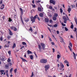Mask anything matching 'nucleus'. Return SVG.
I'll list each match as a JSON object with an SVG mask.
<instances>
[{
    "label": "nucleus",
    "instance_id": "obj_38",
    "mask_svg": "<svg viewBox=\"0 0 77 77\" xmlns=\"http://www.w3.org/2000/svg\"><path fill=\"white\" fill-rule=\"evenodd\" d=\"M54 27H57V24H55L54 25Z\"/></svg>",
    "mask_w": 77,
    "mask_h": 77
},
{
    "label": "nucleus",
    "instance_id": "obj_5",
    "mask_svg": "<svg viewBox=\"0 0 77 77\" xmlns=\"http://www.w3.org/2000/svg\"><path fill=\"white\" fill-rule=\"evenodd\" d=\"M50 3L53 4V5H54L56 4V2H55V1H54V0H50Z\"/></svg>",
    "mask_w": 77,
    "mask_h": 77
},
{
    "label": "nucleus",
    "instance_id": "obj_57",
    "mask_svg": "<svg viewBox=\"0 0 77 77\" xmlns=\"http://www.w3.org/2000/svg\"><path fill=\"white\" fill-rule=\"evenodd\" d=\"M33 76V72H32L31 76V77H32Z\"/></svg>",
    "mask_w": 77,
    "mask_h": 77
},
{
    "label": "nucleus",
    "instance_id": "obj_45",
    "mask_svg": "<svg viewBox=\"0 0 77 77\" xmlns=\"http://www.w3.org/2000/svg\"><path fill=\"white\" fill-rule=\"evenodd\" d=\"M38 17V15H36L35 16H34V18L35 19H36V18H37Z\"/></svg>",
    "mask_w": 77,
    "mask_h": 77
},
{
    "label": "nucleus",
    "instance_id": "obj_16",
    "mask_svg": "<svg viewBox=\"0 0 77 77\" xmlns=\"http://www.w3.org/2000/svg\"><path fill=\"white\" fill-rule=\"evenodd\" d=\"M73 57H74V58L75 59V60L76 59V56L75 55V53H74V52H73Z\"/></svg>",
    "mask_w": 77,
    "mask_h": 77
},
{
    "label": "nucleus",
    "instance_id": "obj_34",
    "mask_svg": "<svg viewBox=\"0 0 77 77\" xmlns=\"http://www.w3.org/2000/svg\"><path fill=\"white\" fill-rule=\"evenodd\" d=\"M8 21L9 22H11L12 21V19H11V18L10 17L9 18Z\"/></svg>",
    "mask_w": 77,
    "mask_h": 77
},
{
    "label": "nucleus",
    "instance_id": "obj_23",
    "mask_svg": "<svg viewBox=\"0 0 77 77\" xmlns=\"http://www.w3.org/2000/svg\"><path fill=\"white\" fill-rule=\"evenodd\" d=\"M7 38L8 40H9V39H11V36L10 35H8L7 36Z\"/></svg>",
    "mask_w": 77,
    "mask_h": 77
},
{
    "label": "nucleus",
    "instance_id": "obj_11",
    "mask_svg": "<svg viewBox=\"0 0 77 77\" xmlns=\"http://www.w3.org/2000/svg\"><path fill=\"white\" fill-rule=\"evenodd\" d=\"M38 10L39 12H41V11H43V8H42V9L41 8V7H38Z\"/></svg>",
    "mask_w": 77,
    "mask_h": 77
},
{
    "label": "nucleus",
    "instance_id": "obj_39",
    "mask_svg": "<svg viewBox=\"0 0 77 77\" xmlns=\"http://www.w3.org/2000/svg\"><path fill=\"white\" fill-rule=\"evenodd\" d=\"M61 56L59 55V54H57V58L58 59H59L60 57Z\"/></svg>",
    "mask_w": 77,
    "mask_h": 77
},
{
    "label": "nucleus",
    "instance_id": "obj_32",
    "mask_svg": "<svg viewBox=\"0 0 77 77\" xmlns=\"http://www.w3.org/2000/svg\"><path fill=\"white\" fill-rule=\"evenodd\" d=\"M69 45L71 47H72V44L71 42H70L69 44Z\"/></svg>",
    "mask_w": 77,
    "mask_h": 77
},
{
    "label": "nucleus",
    "instance_id": "obj_13",
    "mask_svg": "<svg viewBox=\"0 0 77 77\" xmlns=\"http://www.w3.org/2000/svg\"><path fill=\"white\" fill-rule=\"evenodd\" d=\"M20 58H21L23 62H27V61L25 59L20 57Z\"/></svg>",
    "mask_w": 77,
    "mask_h": 77
},
{
    "label": "nucleus",
    "instance_id": "obj_20",
    "mask_svg": "<svg viewBox=\"0 0 77 77\" xmlns=\"http://www.w3.org/2000/svg\"><path fill=\"white\" fill-rule=\"evenodd\" d=\"M71 8H69L68 9L67 11H68L69 13H70V12H71Z\"/></svg>",
    "mask_w": 77,
    "mask_h": 77
},
{
    "label": "nucleus",
    "instance_id": "obj_3",
    "mask_svg": "<svg viewBox=\"0 0 77 77\" xmlns=\"http://www.w3.org/2000/svg\"><path fill=\"white\" fill-rule=\"evenodd\" d=\"M40 44L41 46H42L43 50H45V45L43 43H41Z\"/></svg>",
    "mask_w": 77,
    "mask_h": 77
},
{
    "label": "nucleus",
    "instance_id": "obj_15",
    "mask_svg": "<svg viewBox=\"0 0 77 77\" xmlns=\"http://www.w3.org/2000/svg\"><path fill=\"white\" fill-rule=\"evenodd\" d=\"M45 21L46 23H48L49 22V20H48V19L47 18H45Z\"/></svg>",
    "mask_w": 77,
    "mask_h": 77
},
{
    "label": "nucleus",
    "instance_id": "obj_54",
    "mask_svg": "<svg viewBox=\"0 0 77 77\" xmlns=\"http://www.w3.org/2000/svg\"><path fill=\"white\" fill-rule=\"evenodd\" d=\"M53 50V53H54L55 52V50L54 48L52 49Z\"/></svg>",
    "mask_w": 77,
    "mask_h": 77
},
{
    "label": "nucleus",
    "instance_id": "obj_29",
    "mask_svg": "<svg viewBox=\"0 0 77 77\" xmlns=\"http://www.w3.org/2000/svg\"><path fill=\"white\" fill-rule=\"evenodd\" d=\"M53 20L54 21H56V19H57L56 17H53Z\"/></svg>",
    "mask_w": 77,
    "mask_h": 77
},
{
    "label": "nucleus",
    "instance_id": "obj_8",
    "mask_svg": "<svg viewBox=\"0 0 77 77\" xmlns=\"http://www.w3.org/2000/svg\"><path fill=\"white\" fill-rule=\"evenodd\" d=\"M38 48L39 49V51L40 52H41L42 51V47L40 45H38Z\"/></svg>",
    "mask_w": 77,
    "mask_h": 77
},
{
    "label": "nucleus",
    "instance_id": "obj_24",
    "mask_svg": "<svg viewBox=\"0 0 77 77\" xmlns=\"http://www.w3.org/2000/svg\"><path fill=\"white\" fill-rule=\"evenodd\" d=\"M0 72L1 73V75H3V72H5V70H0Z\"/></svg>",
    "mask_w": 77,
    "mask_h": 77
},
{
    "label": "nucleus",
    "instance_id": "obj_4",
    "mask_svg": "<svg viewBox=\"0 0 77 77\" xmlns=\"http://www.w3.org/2000/svg\"><path fill=\"white\" fill-rule=\"evenodd\" d=\"M63 19L64 20V23H66L67 22V19H66V17L65 16H63Z\"/></svg>",
    "mask_w": 77,
    "mask_h": 77
},
{
    "label": "nucleus",
    "instance_id": "obj_25",
    "mask_svg": "<svg viewBox=\"0 0 77 77\" xmlns=\"http://www.w3.org/2000/svg\"><path fill=\"white\" fill-rule=\"evenodd\" d=\"M60 39L61 40V41H60L61 42H64L63 41H64V40H63V38H62L60 37Z\"/></svg>",
    "mask_w": 77,
    "mask_h": 77
},
{
    "label": "nucleus",
    "instance_id": "obj_41",
    "mask_svg": "<svg viewBox=\"0 0 77 77\" xmlns=\"http://www.w3.org/2000/svg\"><path fill=\"white\" fill-rule=\"evenodd\" d=\"M9 47V45H5L4 46V47L6 48H8V47Z\"/></svg>",
    "mask_w": 77,
    "mask_h": 77
},
{
    "label": "nucleus",
    "instance_id": "obj_6",
    "mask_svg": "<svg viewBox=\"0 0 77 77\" xmlns=\"http://www.w3.org/2000/svg\"><path fill=\"white\" fill-rule=\"evenodd\" d=\"M11 28L12 30H13L14 31H17V29L14 26H12L11 27Z\"/></svg>",
    "mask_w": 77,
    "mask_h": 77
},
{
    "label": "nucleus",
    "instance_id": "obj_43",
    "mask_svg": "<svg viewBox=\"0 0 77 77\" xmlns=\"http://www.w3.org/2000/svg\"><path fill=\"white\" fill-rule=\"evenodd\" d=\"M60 12L61 13H62V12H63V10H62V8H60Z\"/></svg>",
    "mask_w": 77,
    "mask_h": 77
},
{
    "label": "nucleus",
    "instance_id": "obj_55",
    "mask_svg": "<svg viewBox=\"0 0 77 77\" xmlns=\"http://www.w3.org/2000/svg\"><path fill=\"white\" fill-rule=\"evenodd\" d=\"M17 69H14V72L15 73H16L17 72Z\"/></svg>",
    "mask_w": 77,
    "mask_h": 77
},
{
    "label": "nucleus",
    "instance_id": "obj_9",
    "mask_svg": "<svg viewBox=\"0 0 77 77\" xmlns=\"http://www.w3.org/2000/svg\"><path fill=\"white\" fill-rule=\"evenodd\" d=\"M31 18V20L32 22H35V19H34V17L33 16H32Z\"/></svg>",
    "mask_w": 77,
    "mask_h": 77
},
{
    "label": "nucleus",
    "instance_id": "obj_42",
    "mask_svg": "<svg viewBox=\"0 0 77 77\" xmlns=\"http://www.w3.org/2000/svg\"><path fill=\"white\" fill-rule=\"evenodd\" d=\"M65 31H68V29L66 28V27H65Z\"/></svg>",
    "mask_w": 77,
    "mask_h": 77
},
{
    "label": "nucleus",
    "instance_id": "obj_7",
    "mask_svg": "<svg viewBox=\"0 0 77 77\" xmlns=\"http://www.w3.org/2000/svg\"><path fill=\"white\" fill-rule=\"evenodd\" d=\"M64 63H66V65L67 66H69V62H68L67 60H65L64 61Z\"/></svg>",
    "mask_w": 77,
    "mask_h": 77
},
{
    "label": "nucleus",
    "instance_id": "obj_18",
    "mask_svg": "<svg viewBox=\"0 0 77 77\" xmlns=\"http://www.w3.org/2000/svg\"><path fill=\"white\" fill-rule=\"evenodd\" d=\"M5 67L6 69H9V65L8 64H6L5 65Z\"/></svg>",
    "mask_w": 77,
    "mask_h": 77
},
{
    "label": "nucleus",
    "instance_id": "obj_56",
    "mask_svg": "<svg viewBox=\"0 0 77 77\" xmlns=\"http://www.w3.org/2000/svg\"><path fill=\"white\" fill-rule=\"evenodd\" d=\"M33 30V29H32V28L30 27V29H29V31H32Z\"/></svg>",
    "mask_w": 77,
    "mask_h": 77
},
{
    "label": "nucleus",
    "instance_id": "obj_49",
    "mask_svg": "<svg viewBox=\"0 0 77 77\" xmlns=\"http://www.w3.org/2000/svg\"><path fill=\"white\" fill-rule=\"evenodd\" d=\"M61 24L63 26H66V24H64L63 23H61Z\"/></svg>",
    "mask_w": 77,
    "mask_h": 77
},
{
    "label": "nucleus",
    "instance_id": "obj_47",
    "mask_svg": "<svg viewBox=\"0 0 77 77\" xmlns=\"http://www.w3.org/2000/svg\"><path fill=\"white\" fill-rule=\"evenodd\" d=\"M32 7L33 8H35L36 7V5H33V4H32Z\"/></svg>",
    "mask_w": 77,
    "mask_h": 77
},
{
    "label": "nucleus",
    "instance_id": "obj_19",
    "mask_svg": "<svg viewBox=\"0 0 77 77\" xmlns=\"http://www.w3.org/2000/svg\"><path fill=\"white\" fill-rule=\"evenodd\" d=\"M4 7H5V5L2 4V6H1V9H4Z\"/></svg>",
    "mask_w": 77,
    "mask_h": 77
},
{
    "label": "nucleus",
    "instance_id": "obj_21",
    "mask_svg": "<svg viewBox=\"0 0 77 77\" xmlns=\"http://www.w3.org/2000/svg\"><path fill=\"white\" fill-rule=\"evenodd\" d=\"M74 19L75 20V23H76V24H77V19L76 17H75Z\"/></svg>",
    "mask_w": 77,
    "mask_h": 77
},
{
    "label": "nucleus",
    "instance_id": "obj_26",
    "mask_svg": "<svg viewBox=\"0 0 77 77\" xmlns=\"http://www.w3.org/2000/svg\"><path fill=\"white\" fill-rule=\"evenodd\" d=\"M29 57H30V59H31V60H32L33 59V56L31 55L29 56Z\"/></svg>",
    "mask_w": 77,
    "mask_h": 77
},
{
    "label": "nucleus",
    "instance_id": "obj_17",
    "mask_svg": "<svg viewBox=\"0 0 77 77\" xmlns=\"http://www.w3.org/2000/svg\"><path fill=\"white\" fill-rule=\"evenodd\" d=\"M20 11H21V13L22 15H23V9L21 8H20Z\"/></svg>",
    "mask_w": 77,
    "mask_h": 77
},
{
    "label": "nucleus",
    "instance_id": "obj_10",
    "mask_svg": "<svg viewBox=\"0 0 77 77\" xmlns=\"http://www.w3.org/2000/svg\"><path fill=\"white\" fill-rule=\"evenodd\" d=\"M9 31V34L10 36H12V35H13V33H12V32L11 31V30H10V29H8Z\"/></svg>",
    "mask_w": 77,
    "mask_h": 77
},
{
    "label": "nucleus",
    "instance_id": "obj_2",
    "mask_svg": "<svg viewBox=\"0 0 77 77\" xmlns=\"http://www.w3.org/2000/svg\"><path fill=\"white\" fill-rule=\"evenodd\" d=\"M50 66L49 65H47L45 66V71H47L48 69Z\"/></svg>",
    "mask_w": 77,
    "mask_h": 77
},
{
    "label": "nucleus",
    "instance_id": "obj_50",
    "mask_svg": "<svg viewBox=\"0 0 77 77\" xmlns=\"http://www.w3.org/2000/svg\"><path fill=\"white\" fill-rule=\"evenodd\" d=\"M14 63V62H13V61H12V62H11L10 63V65H12V64H13Z\"/></svg>",
    "mask_w": 77,
    "mask_h": 77
},
{
    "label": "nucleus",
    "instance_id": "obj_30",
    "mask_svg": "<svg viewBox=\"0 0 77 77\" xmlns=\"http://www.w3.org/2000/svg\"><path fill=\"white\" fill-rule=\"evenodd\" d=\"M39 15L40 17H43V14L42 13H40L39 14Z\"/></svg>",
    "mask_w": 77,
    "mask_h": 77
},
{
    "label": "nucleus",
    "instance_id": "obj_31",
    "mask_svg": "<svg viewBox=\"0 0 77 77\" xmlns=\"http://www.w3.org/2000/svg\"><path fill=\"white\" fill-rule=\"evenodd\" d=\"M15 47H16V44H15V43H14L13 44V47H12V48L13 49L14 48H15Z\"/></svg>",
    "mask_w": 77,
    "mask_h": 77
},
{
    "label": "nucleus",
    "instance_id": "obj_52",
    "mask_svg": "<svg viewBox=\"0 0 77 77\" xmlns=\"http://www.w3.org/2000/svg\"><path fill=\"white\" fill-rule=\"evenodd\" d=\"M48 29L49 30L50 32L51 33V29H50L49 27H48Z\"/></svg>",
    "mask_w": 77,
    "mask_h": 77
},
{
    "label": "nucleus",
    "instance_id": "obj_12",
    "mask_svg": "<svg viewBox=\"0 0 77 77\" xmlns=\"http://www.w3.org/2000/svg\"><path fill=\"white\" fill-rule=\"evenodd\" d=\"M60 66L62 68H64V65L63 64V63H60Z\"/></svg>",
    "mask_w": 77,
    "mask_h": 77
},
{
    "label": "nucleus",
    "instance_id": "obj_36",
    "mask_svg": "<svg viewBox=\"0 0 77 77\" xmlns=\"http://www.w3.org/2000/svg\"><path fill=\"white\" fill-rule=\"evenodd\" d=\"M54 17H57L58 16V14L57 13H55L54 15Z\"/></svg>",
    "mask_w": 77,
    "mask_h": 77
},
{
    "label": "nucleus",
    "instance_id": "obj_1",
    "mask_svg": "<svg viewBox=\"0 0 77 77\" xmlns=\"http://www.w3.org/2000/svg\"><path fill=\"white\" fill-rule=\"evenodd\" d=\"M40 62L41 63L45 64L47 62V60L45 59H42L40 60Z\"/></svg>",
    "mask_w": 77,
    "mask_h": 77
},
{
    "label": "nucleus",
    "instance_id": "obj_48",
    "mask_svg": "<svg viewBox=\"0 0 77 77\" xmlns=\"http://www.w3.org/2000/svg\"><path fill=\"white\" fill-rule=\"evenodd\" d=\"M8 53L10 55H11V51H8Z\"/></svg>",
    "mask_w": 77,
    "mask_h": 77
},
{
    "label": "nucleus",
    "instance_id": "obj_62",
    "mask_svg": "<svg viewBox=\"0 0 77 77\" xmlns=\"http://www.w3.org/2000/svg\"><path fill=\"white\" fill-rule=\"evenodd\" d=\"M51 44L52 45H54V42H51Z\"/></svg>",
    "mask_w": 77,
    "mask_h": 77
},
{
    "label": "nucleus",
    "instance_id": "obj_35",
    "mask_svg": "<svg viewBox=\"0 0 77 77\" xmlns=\"http://www.w3.org/2000/svg\"><path fill=\"white\" fill-rule=\"evenodd\" d=\"M68 47L69 48V50H70V51H72V49H71V48L70 46H68Z\"/></svg>",
    "mask_w": 77,
    "mask_h": 77
},
{
    "label": "nucleus",
    "instance_id": "obj_40",
    "mask_svg": "<svg viewBox=\"0 0 77 77\" xmlns=\"http://www.w3.org/2000/svg\"><path fill=\"white\" fill-rule=\"evenodd\" d=\"M2 59L3 60H5V56H2Z\"/></svg>",
    "mask_w": 77,
    "mask_h": 77
},
{
    "label": "nucleus",
    "instance_id": "obj_59",
    "mask_svg": "<svg viewBox=\"0 0 77 77\" xmlns=\"http://www.w3.org/2000/svg\"><path fill=\"white\" fill-rule=\"evenodd\" d=\"M2 18L4 20H5V16H3L2 17Z\"/></svg>",
    "mask_w": 77,
    "mask_h": 77
},
{
    "label": "nucleus",
    "instance_id": "obj_60",
    "mask_svg": "<svg viewBox=\"0 0 77 77\" xmlns=\"http://www.w3.org/2000/svg\"><path fill=\"white\" fill-rule=\"evenodd\" d=\"M3 3V0H1L0 2V5H1Z\"/></svg>",
    "mask_w": 77,
    "mask_h": 77
},
{
    "label": "nucleus",
    "instance_id": "obj_53",
    "mask_svg": "<svg viewBox=\"0 0 77 77\" xmlns=\"http://www.w3.org/2000/svg\"><path fill=\"white\" fill-rule=\"evenodd\" d=\"M11 62V60H10V59L8 58V62Z\"/></svg>",
    "mask_w": 77,
    "mask_h": 77
},
{
    "label": "nucleus",
    "instance_id": "obj_63",
    "mask_svg": "<svg viewBox=\"0 0 77 77\" xmlns=\"http://www.w3.org/2000/svg\"><path fill=\"white\" fill-rule=\"evenodd\" d=\"M6 75H7V77H9V75L8 73H6Z\"/></svg>",
    "mask_w": 77,
    "mask_h": 77
},
{
    "label": "nucleus",
    "instance_id": "obj_44",
    "mask_svg": "<svg viewBox=\"0 0 77 77\" xmlns=\"http://www.w3.org/2000/svg\"><path fill=\"white\" fill-rule=\"evenodd\" d=\"M0 41H3V37H1L0 38Z\"/></svg>",
    "mask_w": 77,
    "mask_h": 77
},
{
    "label": "nucleus",
    "instance_id": "obj_58",
    "mask_svg": "<svg viewBox=\"0 0 77 77\" xmlns=\"http://www.w3.org/2000/svg\"><path fill=\"white\" fill-rule=\"evenodd\" d=\"M13 71V68H11L10 70V72H12Z\"/></svg>",
    "mask_w": 77,
    "mask_h": 77
},
{
    "label": "nucleus",
    "instance_id": "obj_46",
    "mask_svg": "<svg viewBox=\"0 0 77 77\" xmlns=\"http://www.w3.org/2000/svg\"><path fill=\"white\" fill-rule=\"evenodd\" d=\"M71 29H73L74 28V25H73V24L71 25Z\"/></svg>",
    "mask_w": 77,
    "mask_h": 77
},
{
    "label": "nucleus",
    "instance_id": "obj_37",
    "mask_svg": "<svg viewBox=\"0 0 77 77\" xmlns=\"http://www.w3.org/2000/svg\"><path fill=\"white\" fill-rule=\"evenodd\" d=\"M72 6V9H74V8H75V5H71Z\"/></svg>",
    "mask_w": 77,
    "mask_h": 77
},
{
    "label": "nucleus",
    "instance_id": "obj_51",
    "mask_svg": "<svg viewBox=\"0 0 77 77\" xmlns=\"http://www.w3.org/2000/svg\"><path fill=\"white\" fill-rule=\"evenodd\" d=\"M74 29L75 30H74L73 31H74V32H76L77 30V28H75Z\"/></svg>",
    "mask_w": 77,
    "mask_h": 77
},
{
    "label": "nucleus",
    "instance_id": "obj_33",
    "mask_svg": "<svg viewBox=\"0 0 77 77\" xmlns=\"http://www.w3.org/2000/svg\"><path fill=\"white\" fill-rule=\"evenodd\" d=\"M49 9L51 10H52V9H53V7H52V6H49Z\"/></svg>",
    "mask_w": 77,
    "mask_h": 77
},
{
    "label": "nucleus",
    "instance_id": "obj_28",
    "mask_svg": "<svg viewBox=\"0 0 77 77\" xmlns=\"http://www.w3.org/2000/svg\"><path fill=\"white\" fill-rule=\"evenodd\" d=\"M64 69L63 68H62L61 67L60 68V71H64Z\"/></svg>",
    "mask_w": 77,
    "mask_h": 77
},
{
    "label": "nucleus",
    "instance_id": "obj_14",
    "mask_svg": "<svg viewBox=\"0 0 77 77\" xmlns=\"http://www.w3.org/2000/svg\"><path fill=\"white\" fill-rule=\"evenodd\" d=\"M22 44L23 45H25V47H27V44H26V43L24 42H22Z\"/></svg>",
    "mask_w": 77,
    "mask_h": 77
},
{
    "label": "nucleus",
    "instance_id": "obj_64",
    "mask_svg": "<svg viewBox=\"0 0 77 77\" xmlns=\"http://www.w3.org/2000/svg\"><path fill=\"white\" fill-rule=\"evenodd\" d=\"M76 39H77V31L76 32Z\"/></svg>",
    "mask_w": 77,
    "mask_h": 77
},
{
    "label": "nucleus",
    "instance_id": "obj_22",
    "mask_svg": "<svg viewBox=\"0 0 77 77\" xmlns=\"http://www.w3.org/2000/svg\"><path fill=\"white\" fill-rule=\"evenodd\" d=\"M28 54H32V51L28 50L27 51Z\"/></svg>",
    "mask_w": 77,
    "mask_h": 77
},
{
    "label": "nucleus",
    "instance_id": "obj_27",
    "mask_svg": "<svg viewBox=\"0 0 77 77\" xmlns=\"http://www.w3.org/2000/svg\"><path fill=\"white\" fill-rule=\"evenodd\" d=\"M25 21L26 23L29 22V19L27 18L25 20Z\"/></svg>",
    "mask_w": 77,
    "mask_h": 77
},
{
    "label": "nucleus",
    "instance_id": "obj_61",
    "mask_svg": "<svg viewBox=\"0 0 77 77\" xmlns=\"http://www.w3.org/2000/svg\"><path fill=\"white\" fill-rule=\"evenodd\" d=\"M40 2H41V1L39 0H38L36 2L37 3H40Z\"/></svg>",
    "mask_w": 77,
    "mask_h": 77
}]
</instances>
